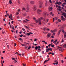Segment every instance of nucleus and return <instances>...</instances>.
Returning <instances> with one entry per match:
<instances>
[{"mask_svg":"<svg viewBox=\"0 0 66 66\" xmlns=\"http://www.w3.org/2000/svg\"><path fill=\"white\" fill-rule=\"evenodd\" d=\"M61 62H62V63H63V62H64V61H63V60H62Z\"/></svg>","mask_w":66,"mask_h":66,"instance_id":"54","label":"nucleus"},{"mask_svg":"<svg viewBox=\"0 0 66 66\" xmlns=\"http://www.w3.org/2000/svg\"><path fill=\"white\" fill-rule=\"evenodd\" d=\"M22 36H23V35L21 34V35H20L19 36H20V37H22Z\"/></svg>","mask_w":66,"mask_h":66,"instance_id":"25","label":"nucleus"},{"mask_svg":"<svg viewBox=\"0 0 66 66\" xmlns=\"http://www.w3.org/2000/svg\"><path fill=\"white\" fill-rule=\"evenodd\" d=\"M31 48V47L30 46H29L28 48V49H29V50L30 49V48Z\"/></svg>","mask_w":66,"mask_h":66,"instance_id":"32","label":"nucleus"},{"mask_svg":"<svg viewBox=\"0 0 66 66\" xmlns=\"http://www.w3.org/2000/svg\"><path fill=\"white\" fill-rule=\"evenodd\" d=\"M50 2L51 3H52V2H51V0H50Z\"/></svg>","mask_w":66,"mask_h":66,"instance_id":"50","label":"nucleus"},{"mask_svg":"<svg viewBox=\"0 0 66 66\" xmlns=\"http://www.w3.org/2000/svg\"><path fill=\"white\" fill-rule=\"evenodd\" d=\"M19 40H20L21 42H22V40H23L21 38H19Z\"/></svg>","mask_w":66,"mask_h":66,"instance_id":"20","label":"nucleus"},{"mask_svg":"<svg viewBox=\"0 0 66 66\" xmlns=\"http://www.w3.org/2000/svg\"><path fill=\"white\" fill-rule=\"evenodd\" d=\"M10 27L11 28H12V25H10Z\"/></svg>","mask_w":66,"mask_h":66,"instance_id":"51","label":"nucleus"},{"mask_svg":"<svg viewBox=\"0 0 66 66\" xmlns=\"http://www.w3.org/2000/svg\"><path fill=\"white\" fill-rule=\"evenodd\" d=\"M50 50L51 51H52V48H49L48 49H46V52H48V51H50Z\"/></svg>","mask_w":66,"mask_h":66,"instance_id":"2","label":"nucleus"},{"mask_svg":"<svg viewBox=\"0 0 66 66\" xmlns=\"http://www.w3.org/2000/svg\"><path fill=\"white\" fill-rule=\"evenodd\" d=\"M23 21L24 22H26V21H25V20H24Z\"/></svg>","mask_w":66,"mask_h":66,"instance_id":"61","label":"nucleus"},{"mask_svg":"<svg viewBox=\"0 0 66 66\" xmlns=\"http://www.w3.org/2000/svg\"><path fill=\"white\" fill-rule=\"evenodd\" d=\"M46 30H47V31H50V29H49L47 28L46 29Z\"/></svg>","mask_w":66,"mask_h":66,"instance_id":"41","label":"nucleus"},{"mask_svg":"<svg viewBox=\"0 0 66 66\" xmlns=\"http://www.w3.org/2000/svg\"><path fill=\"white\" fill-rule=\"evenodd\" d=\"M42 54H43L44 53V51H43L42 52Z\"/></svg>","mask_w":66,"mask_h":66,"instance_id":"47","label":"nucleus"},{"mask_svg":"<svg viewBox=\"0 0 66 66\" xmlns=\"http://www.w3.org/2000/svg\"><path fill=\"white\" fill-rule=\"evenodd\" d=\"M52 45V43H51V44H50L48 45V46L50 47V46Z\"/></svg>","mask_w":66,"mask_h":66,"instance_id":"31","label":"nucleus"},{"mask_svg":"<svg viewBox=\"0 0 66 66\" xmlns=\"http://www.w3.org/2000/svg\"><path fill=\"white\" fill-rule=\"evenodd\" d=\"M24 55V53H22V56H23Z\"/></svg>","mask_w":66,"mask_h":66,"instance_id":"35","label":"nucleus"},{"mask_svg":"<svg viewBox=\"0 0 66 66\" xmlns=\"http://www.w3.org/2000/svg\"><path fill=\"white\" fill-rule=\"evenodd\" d=\"M13 22H14V21H12V22H11V23H13Z\"/></svg>","mask_w":66,"mask_h":66,"instance_id":"63","label":"nucleus"},{"mask_svg":"<svg viewBox=\"0 0 66 66\" xmlns=\"http://www.w3.org/2000/svg\"><path fill=\"white\" fill-rule=\"evenodd\" d=\"M26 12H29V7H27V11Z\"/></svg>","mask_w":66,"mask_h":66,"instance_id":"15","label":"nucleus"},{"mask_svg":"<svg viewBox=\"0 0 66 66\" xmlns=\"http://www.w3.org/2000/svg\"><path fill=\"white\" fill-rule=\"evenodd\" d=\"M63 33H64V34H65V33H66V32L65 31H64L63 32Z\"/></svg>","mask_w":66,"mask_h":66,"instance_id":"56","label":"nucleus"},{"mask_svg":"<svg viewBox=\"0 0 66 66\" xmlns=\"http://www.w3.org/2000/svg\"><path fill=\"white\" fill-rule=\"evenodd\" d=\"M15 54H17L18 55V54H19V53L18 52H16L15 53Z\"/></svg>","mask_w":66,"mask_h":66,"instance_id":"46","label":"nucleus"},{"mask_svg":"<svg viewBox=\"0 0 66 66\" xmlns=\"http://www.w3.org/2000/svg\"><path fill=\"white\" fill-rule=\"evenodd\" d=\"M5 51H3V53H5Z\"/></svg>","mask_w":66,"mask_h":66,"instance_id":"45","label":"nucleus"},{"mask_svg":"<svg viewBox=\"0 0 66 66\" xmlns=\"http://www.w3.org/2000/svg\"><path fill=\"white\" fill-rule=\"evenodd\" d=\"M37 39H35V40H34L35 42H36L37 40Z\"/></svg>","mask_w":66,"mask_h":66,"instance_id":"27","label":"nucleus"},{"mask_svg":"<svg viewBox=\"0 0 66 66\" xmlns=\"http://www.w3.org/2000/svg\"><path fill=\"white\" fill-rule=\"evenodd\" d=\"M64 19H65L64 18H61L62 20H64Z\"/></svg>","mask_w":66,"mask_h":66,"instance_id":"30","label":"nucleus"},{"mask_svg":"<svg viewBox=\"0 0 66 66\" xmlns=\"http://www.w3.org/2000/svg\"><path fill=\"white\" fill-rule=\"evenodd\" d=\"M9 2L10 4H12V2H11V0L9 1Z\"/></svg>","mask_w":66,"mask_h":66,"instance_id":"21","label":"nucleus"},{"mask_svg":"<svg viewBox=\"0 0 66 66\" xmlns=\"http://www.w3.org/2000/svg\"><path fill=\"white\" fill-rule=\"evenodd\" d=\"M22 30L24 31H26V30H25V29H24L23 28H22Z\"/></svg>","mask_w":66,"mask_h":66,"instance_id":"29","label":"nucleus"},{"mask_svg":"<svg viewBox=\"0 0 66 66\" xmlns=\"http://www.w3.org/2000/svg\"><path fill=\"white\" fill-rule=\"evenodd\" d=\"M51 35V34L50 33H48L47 35V38L50 37Z\"/></svg>","mask_w":66,"mask_h":66,"instance_id":"6","label":"nucleus"},{"mask_svg":"<svg viewBox=\"0 0 66 66\" xmlns=\"http://www.w3.org/2000/svg\"><path fill=\"white\" fill-rule=\"evenodd\" d=\"M6 14V15H7V16H9V13H7Z\"/></svg>","mask_w":66,"mask_h":66,"instance_id":"52","label":"nucleus"},{"mask_svg":"<svg viewBox=\"0 0 66 66\" xmlns=\"http://www.w3.org/2000/svg\"><path fill=\"white\" fill-rule=\"evenodd\" d=\"M51 47H52L54 48V45H52V44H51Z\"/></svg>","mask_w":66,"mask_h":66,"instance_id":"22","label":"nucleus"},{"mask_svg":"<svg viewBox=\"0 0 66 66\" xmlns=\"http://www.w3.org/2000/svg\"><path fill=\"white\" fill-rule=\"evenodd\" d=\"M14 63H17V61L16 60H15L14 61Z\"/></svg>","mask_w":66,"mask_h":66,"instance_id":"33","label":"nucleus"},{"mask_svg":"<svg viewBox=\"0 0 66 66\" xmlns=\"http://www.w3.org/2000/svg\"><path fill=\"white\" fill-rule=\"evenodd\" d=\"M46 29V27H45L43 29L44 30H45Z\"/></svg>","mask_w":66,"mask_h":66,"instance_id":"59","label":"nucleus"},{"mask_svg":"<svg viewBox=\"0 0 66 66\" xmlns=\"http://www.w3.org/2000/svg\"><path fill=\"white\" fill-rule=\"evenodd\" d=\"M58 21H59V22H61V20H60V19H58L57 20Z\"/></svg>","mask_w":66,"mask_h":66,"instance_id":"26","label":"nucleus"},{"mask_svg":"<svg viewBox=\"0 0 66 66\" xmlns=\"http://www.w3.org/2000/svg\"><path fill=\"white\" fill-rule=\"evenodd\" d=\"M10 17L11 18H12L13 17V16H12V14H11L10 15Z\"/></svg>","mask_w":66,"mask_h":66,"instance_id":"40","label":"nucleus"},{"mask_svg":"<svg viewBox=\"0 0 66 66\" xmlns=\"http://www.w3.org/2000/svg\"><path fill=\"white\" fill-rule=\"evenodd\" d=\"M48 61H49V59H48L47 60H45V61H44V63H46V62H47Z\"/></svg>","mask_w":66,"mask_h":66,"instance_id":"12","label":"nucleus"},{"mask_svg":"<svg viewBox=\"0 0 66 66\" xmlns=\"http://www.w3.org/2000/svg\"><path fill=\"white\" fill-rule=\"evenodd\" d=\"M63 47H64V48H66V44H64Z\"/></svg>","mask_w":66,"mask_h":66,"instance_id":"18","label":"nucleus"},{"mask_svg":"<svg viewBox=\"0 0 66 66\" xmlns=\"http://www.w3.org/2000/svg\"><path fill=\"white\" fill-rule=\"evenodd\" d=\"M54 62L56 63V65H57V64H59V62H57V60H55L54 61Z\"/></svg>","mask_w":66,"mask_h":66,"instance_id":"11","label":"nucleus"},{"mask_svg":"<svg viewBox=\"0 0 66 66\" xmlns=\"http://www.w3.org/2000/svg\"><path fill=\"white\" fill-rule=\"evenodd\" d=\"M51 33H54V31H52V30L51 31Z\"/></svg>","mask_w":66,"mask_h":66,"instance_id":"28","label":"nucleus"},{"mask_svg":"<svg viewBox=\"0 0 66 66\" xmlns=\"http://www.w3.org/2000/svg\"><path fill=\"white\" fill-rule=\"evenodd\" d=\"M46 42L45 41V40H42V42H43V43H45V42Z\"/></svg>","mask_w":66,"mask_h":66,"instance_id":"36","label":"nucleus"},{"mask_svg":"<svg viewBox=\"0 0 66 66\" xmlns=\"http://www.w3.org/2000/svg\"><path fill=\"white\" fill-rule=\"evenodd\" d=\"M38 48H41V47H40V46H38Z\"/></svg>","mask_w":66,"mask_h":66,"instance_id":"60","label":"nucleus"},{"mask_svg":"<svg viewBox=\"0 0 66 66\" xmlns=\"http://www.w3.org/2000/svg\"><path fill=\"white\" fill-rule=\"evenodd\" d=\"M42 12V11L39 9H38L37 13L38 14H40V13H41Z\"/></svg>","mask_w":66,"mask_h":66,"instance_id":"3","label":"nucleus"},{"mask_svg":"<svg viewBox=\"0 0 66 66\" xmlns=\"http://www.w3.org/2000/svg\"><path fill=\"white\" fill-rule=\"evenodd\" d=\"M46 49H48V46H46Z\"/></svg>","mask_w":66,"mask_h":66,"instance_id":"44","label":"nucleus"},{"mask_svg":"<svg viewBox=\"0 0 66 66\" xmlns=\"http://www.w3.org/2000/svg\"><path fill=\"white\" fill-rule=\"evenodd\" d=\"M63 4H64V5H66V3H64Z\"/></svg>","mask_w":66,"mask_h":66,"instance_id":"64","label":"nucleus"},{"mask_svg":"<svg viewBox=\"0 0 66 66\" xmlns=\"http://www.w3.org/2000/svg\"><path fill=\"white\" fill-rule=\"evenodd\" d=\"M56 7H58V5H56Z\"/></svg>","mask_w":66,"mask_h":66,"instance_id":"55","label":"nucleus"},{"mask_svg":"<svg viewBox=\"0 0 66 66\" xmlns=\"http://www.w3.org/2000/svg\"><path fill=\"white\" fill-rule=\"evenodd\" d=\"M62 15H63L65 18H66V13H63L62 14Z\"/></svg>","mask_w":66,"mask_h":66,"instance_id":"8","label":"nucleus"},{"mask_svg":"<svg viewBox=\"0 0 66 66\" xmlns=\"http://www.w3.org/2000/svg\"><path fill=\"white\" fill-rule=\"evenodd\" d=\"M42 2H40L39 5V8H42V7H43V5L42 4Z\"/></svg>","mask_w":66,"mask_h":66,"instance_id":"4","label":"nucleus"},{"mask_svg":"<svg viewBox=\"0 0 66 66\" xmlns=\"http://www.w3.org/2000/svg\"><path fill=\"white\" fill-rule=\"evenodd\" d=\"M48 9L50 10H52L53 9V8H52V7H49L48 8Z\"/></svg>","mask_w":66,"mask_h":66,"instance_id":"17","label":"nucleus"},{"mask_svg":"<svg viewBox=\"0 0 66 66\" xmlns=\"http://www.w3.org/2000/svg\"><path fill=\"white\" fill-rule=\"evenodd\" d=\"M33 34V33L30 32L29 33H28L26 34V35H27L28 36H29V35H30V34Z\"/></svg>","mask_w":66,"mask_h":66,"instance_id":"7","label":"nucleus"},{"mask_svg":"<svg viewBox=\"0 0 66 66\" xmlns=\"http://www.w3.org/2000/svg\"><path fill=\"white\" fill-rule=\"evenodd\" d=\"M12 29H13L14 30H15V29H14V26H13L12 27Z\"/></svg>","mask_w":66,"mask_h":66,"instance_id":"34","label":"nucleus"},{"mask_svg":"<svg viewBox=\"0 0 66 66\" xmlns=\"http://www.w3.org/2000/svg\"><path fill=\"white\" fill-rule=\"evenodd\" d=\"M24 26L25 27V28H27V29H29V27H28L25 25Z\"/></svg>","mask_w":66,"mask_h":66,"instance_id":"23","label":"nucleus"},{"mask_svg":"<svg viewBox=\"0 0 66 66\" xmlns=\"http://www.w3.org/2000/svg\"><path fill=\"white\" fill-rule=\"evenodd\" d=\"M47 5H48V4H47V3H45L46 6H47Z\"/></svg>","mask_w":66,"mask_h":66,"instance_id":"38","label":"nucleus"},{"mask_svg":"<svg viewBox=\"0 0 66 66\" xmlns=\"http://www.w3.org/2000/svg\"><path fill=\"white\" fill-rule=\"evenodd\" d=\"M55 19H56V20L57 19V18H55Z\"/></svg>","mask_w":66,"mask_h":66,"instance_id":"58","label":"nucleus"},{"mask_svg":"<svg viewBox=\"0 0 66 66\" xmlns=\"http://www.w3.org/2000/svg\"><path fill=\"white\" fill-rule=\"evenodd\" d=\"M33 19L34 20H35L36 23H37V22H40L41 21L40 20L41 19H39L38 20H36V18H35V17H34Z\"/></svg>","mask_w":66,"mask_h":66,"instance_id":"1","label":"nucleus"},{"mask_svg":"<svg viewBox=\"0 0 66 66\" xmlns=\"http://www.w3.org/2000/svg\"><path fill=\"white\" fill-rule=\"evenodd\" d=\"M53 41H54V40L53 39L52 40L51 42L52 43V42H53Z\"/></svg>","mask_w":66,"mask_h":66,"instance_id":"42","label":"nucleus"},{"mask_svg":"<svg viewBox=\"0 0 66 66\" xmlns=\"http://www.w3.org/2000/svg\"><path fill=\"white\" fill-rule=\"evenodd\" d=\"M33 9L34 11H35V10H36V6H33Z\"/></svg>","mask_w":66,"mask_h":66,"instance_id":"9","label":"nucleus"},{"mask_svg":"<svg viewBox=\"0 0 66 66\" xmlns=\"http://www.w3.org/2000/svg\"><path fill=\"white\" fill-rule=\"evenodd\" d=\"M43 16H44V17H46V13H44L43 14Z\"/></svg>","mask_w":66,"mask_h":66,"instance_id":"19","label":"nucleus"},{"mask_svg":"<svg viewBox=\"0 0 66 66\" xmlns=\"http://www.w3.org/2000/svg\"><path fill=\"white\" fill-rule=\"evenodd\" d=\"M55 4H58V5H60V4H61L62 3L61 2H56V3H55Z\"/></svg>","mask_w":66,"mask_h":66,"instance_id":"5","label":"nucleus"},{"mask_svg":"<svg viewBox=\"0 0 66 66\" xmlns=\"http://www.w3.org/2000/svg\"><path fill=\"white\" fill-rule=\"evenodd\" d=\"M56 31H57V30H54V32H56Z\"/></svg>","mask_w":66,"mask_h":66,"instance_id":"53","label":"nucleus"},{"mask_svg":"<svg viewBox=\"0 0 66 66\" xmlns=\"http://www.w3.org/2000/svg\"><path fill=\"white\" fill-rule=\"evenodd\" d=\"M12 60H15V59L13 57L12 58Z\"/></svg>","mask_w":66,"mask_h":66,"instance_id":"49","label":"nucleus"},{"mask_svg":"<svg viewBox=\"0 0 66 66\" xmlns=\"http://www.w3.org/2000/svg\"><path fill=\"white\" fill-rule=\"evenodd\" d=\"M62 6H63V7H64L65 6V5H64V4H62Z\"/></svg>","mask_w":66,"mask_h":66,"instance_id":"39","label":"nucleus"},{"mask_svg":"<svg viewBox=\"0 0 66 66\" xmlns=\"http://www.w3.org/2000/svg\"><path fill=\"white\" fill-rule=\"evenodd\" d=\"M61 30H60L59 31V32H58V35H60V32H61Z\"/></svg>","mask_w":66,"mask_h":66,"instance_id":"13","label":"nucleus"},{"mask_svg":"<svg viewBox=\"0 0 66 66\" xmlns=\"http://www.w3.org/2000/svg\"><path fill=\"white\" fill-rule=\"evenodd\" d=\"M20 44L21 45H22V46H26V45L23 44L22 43H20Z\"/></svg>","mask_w":66,"mask_h":66,"instance_id":"14","label":"nucleus"},{"mask_svg":"<svg viewBox=\"0 0 66 66\" xmlns=\"http://www.w3.org/2000/svg\"><path fill=\"white\" fill-rule=\"evenodd\" d=\"M26 15H27V14H26V13H25L24 14H23V15L24 16H26Z\"/></svg>","mask_w":66,"mask_h":66,"instance_id":"43","label":"nucleus"},{"mask_svg":"<svg viewBox=\"0 0 66 66\" xmlns=\"http://www.w3.org/2000/svg\"><path fill=\"white\" fill-rule=\"evenodd\" d=\"M64 42V40H63V39H62V41L61 42V43H63Z\"/></svg>","mask_w":66,"mask_h":66,"instance_id":"37","label":"nucleus"},{"mask_svg":"<svg viewBox=\"0 0 66 66\" xmlns=\"http://www.w3.org/2000/svg\"><path fill=\"white\" fill-rule=\"evenodd\" d=\"M52 53L51 52H50L49 53H48V54H51Z\"/></svg>","mask_w":66,"mask_h":66,"instance_id":"57","label":"nucleus"},{"mask_svg":"<svg viewBox=\"0 0 66 66\" xmlns=\"http://www.w3.org/2000/svg\"><path fill=\"white\" fill-rule=\"evenodd\" d=\"M25 10V8H23L22 10L23 11V10Z\"/></svg>","mask_w":66,"mask_h":66,"instance_id":"48","label":"nucleus"},{"mask_svg":"<svg viewBox=\"0 0 66 66\" xmlns=\"http://www.w3.org/2000/svg\"><path fill=\"white\" fill-rule=\"evenodd\" d=\"M45 44H46L47 45L48 44L47 43V42H45Z\"/></svg>","mask_w":66,"mask_h":66,"instance_id":"62","label":"nucleus"},{"mask_svg":"<svg viewBox=\"0 0 66 66\" xmlns=\"http://www.w3.org/2000/svg\"><path fill=\"white\" fill-rule=\"evenodd\" d=\"M38 48V47L37 46H36V47H35V50H37V49Z\"/></svg>","mask_w":66,"mask_h":66,"instance_id":"16","label":"nucleus"},{"mask_svg":"<svg viewBox=\"0 0 66 66\" xmlns=\"http://www.w3.org/2000/svg\"><path fill=\"white\" fill-rule=\"evenodd\" d=\"M66 37V35H65V34H64V38H65Z\"/></svg>","mask_w":66,"mask_h":66,"instance_id":"24","label":"nucleus"},{"mask_svg":"<svg viewBox=\"0 0 66 66\" xmlns=\"http://www.w3.org/2000/svg\"><path fill=\"white\" fill-rule=\"evenodd\" d=\"M30 3L31 4H34V1H31L30 2Z\"/></svg>","mask_w":66,"mask_h":66,"instance_id":"10","label":"nucleus"}]
</instances>
